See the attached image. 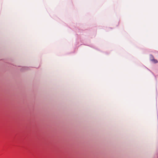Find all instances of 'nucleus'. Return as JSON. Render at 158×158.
<instances>
[{
	"label": "nucleus",
	"mask_w": 158,
	"mask_h": 158,
	"mask_svg": "<svg viewBox=\"0 0 158 158\" xmlns=\"http://www.w3.org/2000/svg\"><path fill=\"white\" fill-rule=\"evenodd\" d=\"M150 57H151L152 58H153V59H151V60L153 62H154L155 63H156L158 62L157 60H156L155 59H154L153 56L152 55H150Z\"/></svg>",
	"instance_id": "nucleus-1"
}]
</instances>
